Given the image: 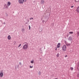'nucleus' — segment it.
<instances>
[{"label": "nucleus", "instance_id": "nucleus-8", "mask_svg": "<svg viewBox=\"0 0 79 79\" xmlns=\"http://www.w3.org/2000/svg\"><path fill=\"white\" fill-rule=\"evenodd\" d=\"M7 38L8 40H10L11 39V36L10 35H9L7 37Z\"/></svg>", "mask_w": 79, "mask_h": 79}, {"label": "nucleus", "instance_id": "nucleus-17", "mask_svg": "<svg viewBox=\"0 0 79 79\" xmlns=\"http://www.w3.org/2000/svg\"><path fill=\"white\" fill-rule=\"evenodd\" d=\"M31 63H32V64L34 63V60H32L31 61Z\"/></svg>", "mask_w": 79, "mask_h": 79}, {"label": "nucleus", "instance_id": "nucleus-10", "mask_svg": "<svg viewBox=\"0 0 79 79\" xmlns=\"http://www.w3.org/2000/svg\"><path fill=\"white\" fill-rule=\"evenodd\" d=\"M59 55H60V54H59V53H58L56 55L57 57H59Z\"/></svg>", "mask_w": 79, "mask_h": 79}, {"label": "nucleus", "instance_id": "nucleus-11", "mask_svg": "<svg viewBox=\"0 0 79 79\" xmlns=\"http://www.w3.org/2000/svg\"><path fill=\"white\" fill-rule=\"evenodd\" d=\"M69 39L70 40H72V38L71 37H69Z\"/></svg>", "mask_w": 79, "mask_h": 79}, {"label": "nucleus", "instance_id": "nucleus-12", "mask_svg": "<svg viewBox=\"0 0 79 79\" xmlns=\"http://www.w3.org/2000/svg\"><path fill=\"white\" fill-rule=\"evenodd\" d=\"M73 67H71V68H70V69H71V70L72 71H73Z\"/></svg>", "mask_w": 79, "mask_h": 79}, {"label": "nucleus", "instance_id": "nucleus-26", "mask_svg": "<svg viewBox=\"0 0 79 79\" xmlns=\"http://www.w3.org/2000/svg\"><path fill=\"white\" fill-rule=\"evenodd\" d=\"M75 1L76 2H79V0L78 1L76 2V1Z\"/></svg>", "mask_w": 79, "mask_h": 79}, {"label": "nucleus", "instance_id": "nucleus-2", "mask_svg": "<svg viewBox=\"0 0 79 79\" xmlns=\"http://www.w3.org/2000/svg\"><path fill=\"white\" fill-rule=\"evenodd\" d=\"M62 48L63 51H66V45H64L62 47Z\"/></svg>", "mask_w": 79, "mask_h": 79}, {"label": "nucleus", "instance_id": "nucleus-22", "mask_svg": "<svg viewBox=\"0 0 79 79\" xmlns=\"http://www.w3.org/2000/svg\"><path fill=\"white\" fill-rule=\"evenodd\" d=\"M33 19V18H30V20H31V19Z\"/></svg>", "mask_w": 79, "mask_h": 79}, {"label": "nucleus", "instance_id": "nucleus-4", "mask_svg": "<svg viewBox=\"0 0 79 79\" xmlns=\"http://www.w3.org/2000/svg\"><path fill=\"white\" fill-rule=\"evenodd\" d=\"M19 3H22L23 4L24 3V1L23 0H19Z\"/></svg>", "mask_w": 79, "mask_h": 79}, {"label": "nucleus", "instance_id": "nucleus-30", "mask_svg": "<svg viewBox=\"0 0 79 79\" xmlns=\"http://www.w3.org/2000/svg\"><path fill=\"white\" fill-rule=\"evenodd\" d=\"M6 8H8V7H6Z\"/></svg>", "mask_w": 79, "mask_h": 79}, {"label": "nucleus", "instance_id": "nucleus-23", "mask_svg": "<svg viewBox=\"0 0 79 79\" xmlns=\"http://www.w3.org/2000/svg\"><path fill=\"white\" fill-rule=\"evenodd\" d=\"M30 68H33V66H30Z\"/></svg>", "mask_w": 79, "mask_h": 79}, {"label": "nucleus", "instance_id": "nucleus-19", "mask_svg": "<svg viewBox=\"0 0 79 79\" xmlns=\"http://www.w3.org/2000/svg\"><path fill=\"white\" fill-rule=\"evenodd\" d=\"M41 74V73L40 72H39V74L40 75Z\"/></svg>", "mask_w": 79, "mask_h": 79}, {"label": "nucleus", "instance_id": "nucleus-3", "mask_svg": "<svg viewBox=\"0 0 79 79\" xmlns=\"http://www.w3.org/2000/svg\"><path fill=\"white\" fill-rule=\"evenodd\" d=\"M3 76V71H1L0 73V77H2Z\"/></svg>", "mask_w": 79, "mask_h": 79}, {"label": "nucleus", "instance_id": "nucleus-24", "mask_svg": "<svg viewBox=\"0 0 79 79\" xmlns=\"http://www.w3.org/2000/svg\"><path fill=\"white\" fill-rule=\"evenodd\" d=\"M74 7V6H71V8H73Z\"/></svg>", "mask_w": 79, "mask_h": 79}, {"label": "nucleus", "instance_id": "nucleus-29", "mask_svg": "<svg viewBox=\"0 0 79 79\" xmlns=\"http://www.w3.org/2000/svg\"><path fill=\"white\" fill-rule=\"evenodd\" d=\"M55 79H57V78H55Z\"/></svg>", "mask_w": 79, "mask_h": 79}, {"label": "nucleus", "instance_id": "nucleus-14", "mask_svg": "<svg viewBox=\"0 0 79 79\" xmlns=\"http://www.w3.org/2000/svg\"><path fill=\"white\" fill-rule=\"evenodd\" d=\"M77 77H79V73H78L77 74Z\"/></svg>", "mask_w": 79, "mask_h": 79}, {"label": "nucleus", "instance_id": "nucleus-27", "mask_svg": "<svg viewBox=\"0 0 79 79\" xmlns=\"http://www.w3.org/2000/svg\"><path fill=\"white\" fill-rule=\"evenodd\" d=\"M67 55H66L65 56V57H67Z\"/></svg>", "mask_w": 79, "mask_h": 79}, {"label": "nucleus", "instance_id": "nucleus-1", "mask_svg": "<svg viewBox=\"0 0 79 79\" xmlns=\"http://www.w3.org/2000/svg\"><path fill=\"white\" fill-rule=\"evenodd\" d=\"M24 44H25L23 46V48L24 49V50H27L29 47L28 44L27 43H24Z\"/></svg>", "mask_w": 79, "mask_h": 79}, {"label": "nucleus", "instance_id": "nucleus-6", "mask_svg": "<svg viewBox=\"0 0 79 79\" xmlns=\"http://www.w3.org/2000/svg\"><path fill=\"white\" fill-rule=\"evenodd\" d=\"M10 5H11V2H8L7 4V6H9Z\"/></svg>", "mask_w": 79, "mask_h": 79}, {"label": "nucleus", "instance_id": "nucleus-25", "mask_svg": "<svg viewBox=\"0 0 79 79\" xmlns=\"http://www.w3.org/2000/svg\"><path fill=\"white\" fill-rule=\"evenodd\" d=\"M71 45L70 44H68V45Z\"/></svg>", "mask_w": 79, "mask_h": 79}, {"label": "nucleus", "instance_id": "nucleus-13", "mask_svg": "<svg viewBox=\"0 0 79 79\" xmlns=\"http://www.w3.org/2000/svg\"><path fill=\"white\" fill-rule=\"evenodd\" d=\"M69 34H73V32L71 31L69 32Z\"/></svg>", "mask_w": 79, "mask_h": 79}, {"label": "nucleus", "instance_id": "nucleus-15", "mask_svg": "<svg viewBox=\"0 0 79 79\" xmlns=\"http://www.w3.org/2000/svg\"><path fill=\"white\" fill-rule=\"evenodd\" d=\"M78 70H79V62L78 63Z\"/></svg>", "mask_w": 79, "mask_h": 79}, {"label": "nucleus", "instance_id": "nucleus-21", "mask_svg": "<svg viewBox=\"0 0 79 79\" xmlns=\"http://www.w3.org/2000/svg\"><path fill=\"white\" fill-rule=\"evenodd\" d=\"M24 2H26L27 1V0H23Z\"/></svg>", "mask_w": 79, "mask_h": 79}, {"label": "nucleus", "instance_id": "nucleus-9", "mask_svg": "<svg viewBox=\"0 0 79 79\" xmlns=\"http://www.w3.org/2000/svg\"><path fill=\"white\" fill-rule=\"evenodd\" d=\"M60 43H58L57 44V48H60Z\"/></svg>", "mask_w": 79, "mask_h": 79}, {"label": "nucleus", "instance_id": "nucleus-18", "mask_svg": "<svg viewBox=\"0 0 79 79\" xmlns=\"http://www.w3.org/2000/svg\"><path fill=\"white\" fill-rule=\"evenodd\" d=\"M29 30H30L31 29V26H30V25H29Z\"/></svg>", "mask_w": 79, "mask_h": 79}, {"label": "nucleus", "instance_id": "nucleus-16", "mask_svg": "<svg viewBox=\"0 0 79 79\" xmlns=\"http://www.w3.org/2000/svg\"><path fill=\"white\" fill-rule=\"evenodd\" d=\"M21 44H19V46L18 47V48H19V47H21Z\"/></svg>", "mask_w": 79, "mask_h": 79}, {"label": "nucleus", "instance_id": "nucleus-20", "mask_svg": "<svg viewBox=\"0 0 79 79\" xmlns=\"http://www.w3.org/2000/svg\"><path fill=\"white\" fill-rule=\"evenodd\" d=\"M55 50H57V48H55Z\"/></svg>", "mask_w": 79, "mask_h": 79}, {"label": "nucleus", "instance_id": "nucleus-28", "mask_svg": "<svg viewBox=\"0 0 79 79\" xmlns=\"http://www.w3.org/2000/svg\"><path fill=\"white\" fill-rule=\"evenodd\" d=\"M4 24H5V23H4Z\"/></svg>", "mask_w": 79, "mask_h": 79}, {"label": "nucleus", "instance_id": "nucleus-7", "mask_svg": "<svg viewBox=\"0 0 79 79\" xmlns=\"http://www.w3.org/2000/svg\"><path fill=\"white\" fill-rule=\"evenodd\" d=\"M77 13H79V6H78L77 9Z\"/></svg>", "mask_w": 79, "mask_h": 79}, {"label": "nucleus", "instance_id": "nucleus-5", "mask_svg": "<svg viewBox=\"0 0 79 79\" xmlns=\"http://www.w3.org/2000/svg\"><path fill=\"white\" fill-rule=\"evenodd\" d=\"M41 4H44L45 1L44 0H41L40 1Z\"/></svg>", "mask_w": 79, "mask_h": 79}]
</instances>
